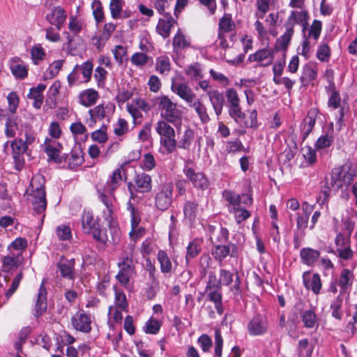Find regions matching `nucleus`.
<instances>
[{"instance_id": "nucleus-1", "label": "nucleus", "mask_w": 357, "mask_h": 357, "mask_svg": "<svg viewBox=\"0 0 357 357\" xmlns=\"http://www.w3.org/2000/svg\"><path fill=\"white\" fill-rule=\"evenodd\" d=\"M356 176V172L350 164H344L334 168L331 172V181L321 190L318 202L323 205L328 202L333 191L347 187Z\"/></svg>"}, {"instance_id": "nucleus-2", "label": "nucleus", "mask_w": 357, "mask_h": 357, "mask_svg": "<svg viewBox=\"0 0 357 357\" xmlns=\"http://www.w3.org/2000/svg\"><path fill=\"white\" fill-rule=\"evenodd\" d=\"M44 183V176L36 174L32 178L26 190L29 200L31 202L34 211L38 213L44 212L47 206Z\"/></svg>"}, {"instance_id": "nucleus-3", "label": "nucleus", "mask_w": 357, "mask_h": 357, "mask_svg": "<svg viewBox=\"0 0 357 357\" xmlns=\"http://www.w3.org/2000/svg\"><path fill=\"white\" fill-rule=\"evenodd\" d=\"M156 133L160 136V151L164 154H171L177 148L176 131L164 120H159L155 124Z\"/></svg>"}, {"instance_id": "nucleus-4", "label": "nucleus", "mask_w": 357, "mask_h": 357, "mask_svg": "<svg viewBox=\"0 0 357 357\" xmlns=\"http://www.w3.org/2000/svg\"><path fill=\"white\" fill-rule=\"evenodd\" d=\"M157 104L160 112V120L174 126L181 123L183 112L179 109L176 103L174 102L167 96H160L157 98Z\"/></svg>"}, {"instance_id": "nucleus-5", "label": "nucleus", "mask_w": 357, "mask_h": 357, "mask_svg": "<svg viewBox=\"0 0 357 357\" xmlns=\"http://www.w3.org/2000/svg\"><path fill=\"white\" fill-rule=\"evenodd\" d=\"M98 197L105 206V209L102 211L103 218L110 228L113 242L116 243L120 239L121 231L117 227L116 222L115 221V215L114 214L113 202L115 200L114 197H108L100 191L98 192Z\"/></svg>"}, {"instance_id": "nucleus-6", "label": "nucleus", "mask_w": 357, "mask_h": 357, "mask_svg": "<svg viewBox=\"0 0 357 357\" xmlns=\"http://www.w3.org/2000/svg\"><path fill=\"white\" fill-rule=\"evenodd\" d=\"M115 110V106L111 103H102L88 112L89 117L85 118L84 121L87 126L93 128L98 121L104 119L109 120Z\"/></svg>"}, {"instance_id": "nucleus-7", "label": "nucleus", "mask_w": 357, "mask_h": 357, "mask_svg": "<svg viewBox=\"0 0 357 357\" xmlns=\"http://www.w3.org/2000/svg\"><path fill=\"white\" fill-rule=\"evenodd\" d=\"M82 230L86 234H91L94 239L105 243L107 241L105 231L100 229L99 223L93 218L90 211H84L82 219Z\"/></svg>"}, {"instance_id": "nucleus-8", "label": "nucleus", "mask_w": 357, "mask_h": 357, "mask_svg": "<svg viewBox=\"0 0 357 357\" xmlns=\"http://www.w3.org/2000/svg\"><path fill=\"white\" fill-rule=\"evenodd\" d=\"M127 112L130 114L135 124L139 123L144 116V114L151 110L150 104L144 98H135L126 105Z\"/></svg>"}, {"instance_id": "nucleus-9", "label": "nucleus", "mask_w": 357, "mask_h": 357, "mask_svg": "<svg viewBox=\"0 0 357 357\" xmlns=\"http://www.w3.org/2000/svg\"><path fill=\"white\" fill-rule=\"evenodd\" d=\"M174 185L172 182L160 185L155 196V204L161 211L167 210L172 204Z\"/></svg>"}, {"instance_id": "nucleus-10", "label": "nucleus", "mask_w": 357, "mask_h": 357, "mask_svg": "<svg viewBox=\"0 0 357 357\" xmlns=\"http://www.w3.org/2000/svg\"><path fill=\"white\" fill-rule=\"evenodd\" d=\"M183 172L186 178L196 189L203 191L208 188L209 181L203 172L196 171L188 165L184 167Z\"/></svg>"}, {"instance_id": "nucleus-11", "label": "nucleus", "mask_w": 357, "mask_h": 357, "mask_svg": "<svg viewBox=\"0 0 357 357\" xmlns=\"http://www.w3.org/2000/svg\"><path fill=\"white\" fill-rule=\"evenodd\" d=\"M45 152L48 156L49 161H53L55 163H61V160L59 158V154L63 149V146L58 140L46 137L43 144L42 145Z\"/></svg>"}, {"instance_id": "nucleus-12", "label": "nucleus", "mask_w": 357, "mask_h": 357, "mask_svg": "<svg viewBox=\"0 0 357 357\" xmlns=\"http://www.w3.org/2000/svg\"><path fill=\"white\" fill-rule=\"evenodd\" d=\"M275 52L272 48H262L249 56L250 62H257L262 66H268L273 63Z\"/></svg>"}, {"instance_id": "nucleus-13", "label": "nucleus", "mask_w": 357, "mask_h": 357, "mask_svg": "<svg viewBox=\"0 0 357 357\" xmlns=\"http://www.w3.org/2000/svg\"><path fill=\"white\" fill-rule=\"evenodd\" d=\"M309 19L307 11L303 8V6L298 10H291L287 20L285 23V28L294 30L296 24H300L305 26Z\"/></svg>"}, {"instance_id": "nucleus-14", "label": "nucleus", "mask_w": 357, "mask_h": 357, "mask_svg": "<svg viewBox=\"0 0 357 357\" xmlns=\"http://www.w3.org/2000/svg\"><path fill=\"white\" fill-rule=\"evenodd\" d=\"M267 328V320L262 315L254 317L248 324V331L253 336L263 335L266 333Z\"/></svg>"}, {"instance_id": "nucleus-15", "label": "nucleus", "mask_w": 357, "mask_h": 357, "mask_svg": "<svg viewBox=\"0 0 357 357\" xmlns=\"http://www.w3.org/2000/svg\"><path fill=\"white\" fill-rule=\"evenodd\" d=\"M66 18V11L61 6L54 7L45 15L46 20L50 24L55 26L58 30L61 29Z\"/></svg>"}, {"instance_id": "nucleus-16", "label": "nucleus", "mask_w": 357, "mask_h": 357, "mask_svg": "<svg viewBox=\"0 0 357 357\" xmlns=\"http://www.w3.org/2000/svg\"><path fill=\"white\" fill-rule=\"evenodd\" d=\"M172 91L185 100L188 105L196 100V95L192 89L185 83L173 82L171 86Z\"/></svg>"}, {"instance_id": "nucleus-17", "label": "nucleus", "mask_w": 357, "mask_h": 357, "mask_svg": "<svg viewBox=\"0 0 357 357\" xmlns=\"http://www.w3.org/2000/svg\"><path fill=\"white\" fill-rule=\"evenodd\" d=\"M303 280L305 287L310 289L314 294L320 293L322 284L320 275L318 273L312 274L310 272L306 271L303 274Z\"/></svg>"}, {"instance_id": "nucleus-18", "label": "nucleus", "mask_w": 357, "mask_h": 357, "mask_svg": "<svg viewBox=\"0 0 357 357\" xmlns=\"http://www.w3.org/2000/svg\"><path fill=\"white\" fill-rule=\"evenodd\" d=\"M74 328L83 333H89L91 330V319L90 315L84 312H79L72 318Z\"/></svg>"}, {"instance_id": "nucleus-19", "label": "nucleus", "mask_w": 357, "mask_h": 357, "mask_svg": "<svg viewBox=\"0 0 357 357\" xmlns=\"http://www.w3.org/2000/svg\"><path fill=\"white\" fill-rule=\"evenodd\" d=\"M123 171V167H119L112 172V174L109 176L106 183L104 192H102L103 193H105V195L106 193H108L109 195V197H114L113 193L115 191V190L119 186L122 181L121 174Z\"/></svg>"}, {"instance_id": "nucleus-20", "label": "nucleus", "mask_w": 357, "mask_h": 357, "mask_svg": "<svg viewBox=\"0 0 357 357\" xmlns=\"http://www.w3.org/2000/svg\"><path fill=\"white\" fill-rule=\"evenodd\" d=\"M354 280V275L351 270L343 268L341 271L337 284L340 287V294H344L352 286Z\"/></svg>"}, {"instance_id": "nucleus-21", "label": "nucleus", "mask_w": 357, "mask_h": 357, "mask_svg": "<svg viewBox=\"0 0 357 357\" xmlns=\"http://www.w3.org/2000/svg\"><path fill=\"white\" fill-rule=\"evenodd\" d=\"M328 96V106L333 109H337L340 106L341 97L339 91L336 89L334 82L328 81V85L326 87Z\"/></svg>"}, {"instance_id": "nucleus-22", "label": "nucleus", "mask_w": 357, "mask_h": 357, "mask_svg": "<svg viewBox=\"0 0 357 357\" xmlns=\"http://www.w3.org/2000/svg\"><path fill=\"white\" fill-rule=\"evenodd\" d=\"M99 98L97 91L93 89H87L79 93L78 96L80 105L89 107L95 105Z\"/></svg>"}, {"instance_id": "nucleus-23", "label": "nucleus", "mask_w": 357, "mask_h": 357, "mask_svg": "<svg viewBox=\"0 0 357 357\" xmlns=\"http://www.w3.org/2000/svg\"><path fill=\"white\" fill-rule=\"evenodd\" d=\"M151 177L145 173L137 174L134 180L136 190L141 193L149 192L151 190Z\"/></svg>"}, {"instance_id": "nucleus-24", "label": "nucleus", "mask_w": 357, "mask_h": 357, "mask_svg": "<svg viewBox=\"0 0 357 357\" xmlns=\"http://www.w3.org/2000/svg\"><path fill=\"white\" fill-rule=\"evenodd\" d=\"M302 213H297L296 225L298 229L303 231L307 227L310 215L312 212L314 207L307 202H304L301 206Z\"/></svg>"}, {"instance_id": "nucleus-25", "label": "nucleus", "mask_w": 357, "mask_h": 357, "mask_svg": "<svg viewBox=\"0 0 357 357\" xmlns=\"http://www.w3.org/2000/svg\"><path fill=\"white\" fill-rule=\"evenodd\" d=\"M164 18L160 19L156 26V31L163 38H167L175 20L170 14H163Z\"/></svg>"}, {"instance_id": "nucleus-26", "label": "nucleus", "mask_w": 357, "mask_h": 357, "mask_svg": "<svg viewBox=\"0 0 357 357\" xmlns=\"http://www.w3.org/2000/svg\"><path fill=\"white\" fill-rule=\"evenodd\" d=\"M301 319L303 326L307 328H317L319 325V319L314 309H308L301 313Z\"/></svg>"}, {"instance_id": "nucleus-27", "label": "nucleus", "mask_w": 357, "mask_h": 357, "mask_svg": "<svg viewBox=\"0 0 357 357\" xmlns=\"http://www.w3.org/2000/svg\"><path fill=\"white\" fill-rule=\"evenodd\" d=\"M236 250V247L234 244L217 245L212 251V255L216 260L221 262L229 255H230L231 257H235Z\"/></svg>"}, {"instance_id": "nucleus-28", "label": "nucleus", "mask_w": 357, "mask_h": 357, "mask_svg": "<svg viewBox=\"0 0 357 357\" xmlns=\"http://www.w3.org/2000/svg\"><path fill=\"white\" fill-rule=\"evenodd\" d=\"M293 34L294 30L286 28L285 32L276 40L275 47L274 48H272L275 50V53L280 52V55H282V52L286 53V50L291 40Z\"/></svg>"}, {"instance_id": "nucleus-29", "label": "nucleus", "mask_w": 357, "mask_h": 357, "mask_svg": "<svg viewBox=\"0 0 357 357\" xmlns=\"http://www.w3.org/2000/svg\"><path fill=\"white\" fill-rule=\"evenodd\" d=\"M45 89V85L38 84L30 89L27 95L28 98L33 100V105L36 109H40L43 102V92Z\"/></svg>"}, {"instance_id": "nucleus-30", "label": "nucleus", "mask_w": 357, "mask_h": 357, "mask_svg": "<svg viewBox=\"0 0 357 357\" xmlns=\"http://www.w3.org/2000/svg\"><path fill=\"white\" fill-rule=\"evenodd\" d=\"M208 96L216 115H220L222 111L224 102L222 94L218 91L213 90L208 91Z\"/></svg>"}, {"instance_id": "nucleus-31", "label": "nucleus", "mask_w": 357, "mask_h": 357, "mask_svg": "<svg viewBox=\"0 0 357 357\" xmlns=\"http://www.w3.org/2000/svg\"><path fill=\"white\" fill-rule=\"evenodd\" d=\"M233 280V275L232 273L227 270L221 269L220 271V278L219 281L218 282H215V276L210 275L208 286H219L220 284L228 286L229 285Z\"/></svg>"}, {"instance_id": "nucleus-32", "label": "nucleus", "mask_w": 357, "mask_h": 357, "mask_svg": "<svg viewBox=\"0 0 357 357\" xmlns=\"http://www.w3.org/2000/svg\"><path fill=\"white\" fill-rule=\"evenodd\" d=\"M317 76V68L312 63H307L302 68L301 82L303 84L307 85L314 80Z\"/></svg>"}, {"instance_id": "nucleus-33", "label": "nucleus", "mask_w": 357, "mask_h": 357, "mask_svg": "<svg viewBox=\"0 0 357 357\" xmlns=\"http://www.w3.org/2000/svg\"><path fill=\"white\" fill-rule=\"evenodd\" d=\"M317 113L315 109H311L308 112L307 116L304 119L301 125V129L305 134V137L307 136L312 130L316 122Z\"/></svg>"}, {"instance_id": "nucleus-34", "label": "nucleus", "mask_w": 357, "mask_h": 357, "mask_svg": "<svg viewBox=\"0 0 357 357\" xmlns=\"http://www.w3.org/2000/svg\"><path fill=\"white\" fill-rule=\"evenodd\" d=\"M20 259L21 255H20L17 256L8 255L4 257L2 259L1 271L8 273L13 268H16L20 262Z\"/></svg>"}, {"instance_id": "nucleus-35", "label": "nucleus", "mask_w": 357, "mask_h": 357, "mask_svg": "<svg viewBox=\"0 0 357 357\" xmlns=\"http://www.w3.org/2000/svg\"><path fill=\"white\" fill-rule=\"evenodd\" d=\"M61 275L66 278L73 280L75 278L74 261L72 260H61L59 264Z\"/></svg>"}, {"instance_id": "nucleus-36", "label": "nucleus", "mask_w": 357, "mask_h": 357, "mask_svg": "<svg viewBox=\"0 0 357 357\" xmlns=\"http://www.w3.org/2000/svg\"><path fill=\"white\" fill-rule=\"evenodd\" d=\"M300 255L304 264L312 265L319 257L320 253L316 250L305 248L301 250Z\"/></svg>"}, {"instance_id": "nucleus-37", "label": "nucleus", "mask_w": 357, "mask_h": 357, "mask_svg": "<svg viewBox=\"0 0 357 357\" xmlns=\"http://www.w3.org/2000/svg\"><path fill=\"white\" fill-rule=\"evenodd\" d=\"M119 272L134 273V264L131 257L128 254H123L118 262Z\"/></svg>"}, {"instance_id": "nucleus-38", "label": "nucleus", "mask_w": 357, "mask_h": 357, "mask_svg": "<svg viewBox=\"0 0 357 357\" xmlns=\"http://www.w3.org/2000/svg\"><path fill=\"white\" fill-rule=\"evenodd\" d=\"M190 46V39L186 37L181 30H178L173 39V47L175 50H183Z\"/></svg>"}, {"instance_id": "nucleus-39", "label": "nucleus", "mask_w": 357, "mask_h": 357, "mask_svg": "<svg viewBox=\"0 0 357 357\" xmlns=\"http://www.w3.org/2000/svg\"><path fill=\"white\" fill-rule=\"evenodd\" d=\"M189 106L195 109L202 123H206L210 121L206 107L199 100H195Z\"/></svg>"}, {"instance_id": "nucleus-40", "label": "nucleus", "mask_w": 357, "mask_h": 357, "mask_svg": "<svg viewBox=\"0 0 357 357\" xmlns=\"http://www.w3.org/2000/svg\"><path fill=\"white\" fill-rule=\"evenodd\" d=\"M46 294L47 291L45 288L44 282H43L40 284L39 291L38 294V298L36 301V313L38 314H41L42 312L46 310L47 304H46Z\"/></svg>"}, {"instance_id": "nucleus-41", "label": "nucleus", "mask_w": 357, "mask_h": 357, "mask_svg": "<svg viewBox=\"0 0 357 357\" xmlns=\"http://www.w3.org/2000/svg\"><path fill=\"white\" fill-rule=\"evenodd\" d=\"M157 259L160 263L161 271L163 273H167L172 271V264L166 252L164 250H159Z\"/></svg>"}, {"instance_id": "nucleus-42", "label": "nucleus", "mask_w": 357, "mask_h": 357, "mask_svg": "<svg viewBox=\"0 0 357 357\" xmlns=\"http://www.w3.org/2000/svg\"><path fill=\"white\" fill-rule=\"evenodd\" d=\"M10 70L12 74L17 78L24 79L28 75V68L27 67L22 63L13 60L10 66Z\"/></svg>"}, {"instance_id": "nucleus-43", "label": "nucleus", "mask_w": 357, "mask_h": 357, "mask_svg": "<svg viewBox=\"0 0 357 357\" xmlns=\"http://www.w3.org/2000/svg\"><path fill=\"white\" fill-rule=\"evenodd\" d=\"M194 131L190 128H187L183 133L178 142L177 147L183 149H188L194 139Z\"/></svg>"}, {"instance_id": "nucleus-44", "label": "nucleus", "mask_w": 357, "mask_h": 357, "mask_svg": "<svg viewBox=\"0 0 357 357\" xmlns=\"http://www.w3.org/2000/svg\"><path fill=\"white\" fill-rule=\"evenodd\" d=\"M314 346L307 339L299 340L298 345V357H311Z\"/></svg>"}, {"instance_id": "nucleus-45", "label": "nucleus", "mask_w": 357, "mask_h": 357, "mask_svg": "<svg viewBox=\"0 0 357 357\" xmlns=\"http://www.w3.org/2000/svg\"><path fill=\"white\" fill-rule=\"evenodd\" d=\"M124 4L123 0H110L109 8L112 19L118 20L121 18V12Z\"/></svg>"}, {"instance_id": "nucleus-46", "label": "nucleus", "mask_w": 357, "mask_h": 357, "mask_svg": "<svg viewBox=\"0 0 357 357\" xmlns=\"http://www.w3.org/2000/svg\"><path fill=\"white\" fill-rule=\"evenodd\" d=\"M223 198L229 203L228 210L229 211L232 207H237L240 206L241 202V197L231 190H225L222 193Z\"/></svg>"}, {"instance_id": "nucleus-47", "label": "nucleus", "mask_w": 357, "mask_h": 357, "mask_svg": "<svg viewBox=\"0 0 357 357\" xmlns=\"http://www.w3.org/2000/svg\"><path fill=\"white\" fill-rule=\"evenodd\" d=\"M91 138L93 142L100 144L105 143L108 139L107 126L102 124L99 129L91 132Z\"/></svg>"}, {"instance_id": "nucleus-48", "label": "nucleus", "mask_w": 357, "mask_h": 357, "mask_svg": "<svg viewBox=\"0 0 357 357\" xmlns=\"http://www.w3.org/2000/svg\"><path fill=\"white\" fill-rule=\"evenodd\" d=\"M197 212V204L193 202H186L183 206V213L185 218L189 221L195 219Z\"/></svg>"}, {"instance_id": "nucleus-49", "label": "nucleus", "mask_w": 357, "mask_h": 357, "mask_svg": "<svg viewBox=\"0 0 357 357\" xmlns=\"http://www.w3.org/2000/svg\"><path fill=\"white\" fill-rule=\"evenodd\" d=\"M30 54L31 60L36 65H38L40 61L43 60L46 55L45 50L40 45H33L31 49Z\"/></svg>"}, {"instance_id": "nucleus-50", "label": "nucleus", "mask_w": 357, "mask_h": 357, "mask_svg": "<svg viewBox=\"0 0 357 357\" xmlns=\"http://www.w3.org/2000/svg\"><path fill=\"white\" fill-rule=\"evenodd\" d=\"M201 251V241L195 239L191 241L187 247V253L185 256L186 261L195 258Z\"/></svg>"}, {"instance_id": "nucleus-51", "label": "nucleus", "mask_w": 357, "mask_h": 357, "mask_svg": "<svg viewBox=\"0 0 357 357\" xmlns=\"http://www.w3.org/2000/svg\"><path fill=\"white\" fill-rule=\"evenodd\" d=\"M63 63V61L62 60L53 61L44 73L45 79H52L54 77L61 69Z\"/></svg>"}, {"instance_id": "nucleus-52", "label": "nucleus", "mask_w": 357, "mask_h": 357, "mask_svg": "<svg viewBox=\"0 0 357 357\" xmlns=\"http://www.w3.org/2000/svg\"><path fill=\"white\" fill-rule=\"evenodd\" d=\"M85 26L83 20L75 16H70L69 19L68 29L74 34L79 33Z\"/></svg>"}, {"instance_id": "nucleus-53", "label": "nucleus", "mask_w": 357, "mask_h": 357, "mask_svg": "<svg viewBox=\"0 0 357 357\" xmlns=\"http://www.w3.org/2000/svg\"><path fill=\"white\" fill-rule=\"evenodd\" d=\"M93 68V63L89 61L84 62L82 65H78V70L82 75V79L84 82H88L90 80Z\"/></svg>"}, {"instance_id": "nucleus-54", "label": "nucleus", "mask_w": 357, "mask_h": 357, "mask_svg": "<svg viewBox=\"0 0 357 357\" xmlns=\"http://www.w3.org/2000/svg\"><path fill=\"white\" fill-rule=\"evenodd\" d=\"M161 327V322L158 319L151 317L145 324L144 331L147 334H157Z\"/></svg>"}, {"instance_id": "nucleus-55", "label": "nucleus", "mask_w": 357, "mask_h": 357, "mask_svg": "<svg viewBox=\"0 0 357 357\" xmlns=\"http://www.w3.org/2000/svg\"><path fill=\"white\" fill-rule=\"evenodd\" d=\"M229 211L234 215L235 220L238 224L250 216V213L248 210L240 207V206L235 208L232 207Z\"/></svg>"}, {"instance_id": "nucleus-56", "label": "nucleus", "mask_w": 357, "mask_h": 357, "mask_svg": "<svg viewBox=\"0 0 357 357\" xmlns=\"http://www.w3.org/2000/svg\"><path fill=\"white\" fill-rule=\"evenodd\" d=\"M185 73L189 77L198 80L203 77L202 70L199 64L195 63L188 66Z\"/></svg>"}, {"instance_id": "nucleus-57", "label": "nucleus", "mask_w": 357, "mask_h": 357, "mask_svg": "<svg viewBox=\"0 0 357 357\" xmlns=\"http://www.w3.org/2000/svg\"><path fill=\"white\" fill-rule=\"evenodd\" d=\"M156 69L161 73L164 74L170 70V61L167 56H160L156 60Z\"/></svg>"}, {"instance_id": "nucleus-58", "label": "nucleus", "mask_w": 357, "mask_h": 357, "mask_svg": "<svg viewBox=\"0 0 357 357\" xmlns=\"http://www.w3.org/2000/svg\"><path fill=\"white\" fill-rule=\"evenodd\" d=\"M126 311L127 310H124V312ZM123 310H121L120 307H116L112 305L110 306L108 312L109 321H113L116 324L121 323L123 319Z\"/></svg>"}, {"instance_id": "nucleus-59", "label": "nucleus", "mask_w": 357, "mask_h": 357, "mask_svg": "<svg viewBox=\"0 0 357 357\" xmlns=\"http://www.w3.org/2000/svg\"><path fill=\"white\" fill-rule=\"evenodd\" d=\"M113 306L120 307L121 310H127L128 308V303L125 294L119 291L116 287H115V300Z\"/></svg>"}, {"instance_id": "nucleus-60", "label": "nucleus", "mask_w": 357, "mask_h": 357, "mask_svg": "<svg viewBox=\"0 0 357 357\" xmlns=\"http://www.w3.org/2000/svg\"><path fill=\"white\" fill-rule=\"evenodd\" d=\"M219 26L221 31L229 32L234 29L235 24L230 15H225L220 20Z\"/></svg>"}, {"instance_id": "nucleus-61", "label": "nucleus", "mask_w": 357, "mask_h": 357, "mask_svg": "<svg viewBox=\"0 0 357 357\" xmlns=\"http://www.w3.org/2000/svg\"><path fill=\"white\" fill-rule=\"evenodd\" d=\"M129 126L126 120L124 119H119L114 125V132L116 136H122L128 132Z\"/></svg>"}, {"instance_id": "nucleus-62", "label": "nucleus", "mask_w": 357, "mask_h": 357, "mask_svg": "<svg viewBox=\"0 0 357 357\" xmlns=\"http://www.w3.org/2000/svg\"><path fill=\"white\" fill-rule=\"evenodd\" d=\"M48 135L50 139L58 140L62 134L60 124L56 121H52L48 127Z\"/></svg>"}, {"instance_id": "nucleus-63", "label": "nucleus", "mask_w": 357, "mask_h": 357, "mask_svg": "<svg viewBox=\"0 0 357 357\" xmlns=\"http://www.w3.org/2000/svg\"><path fill=\"white\" fill-rule=\"evenodd\" d=\"M112 52L116 62L119 65L123 64V59L127 55L126 48L122 45H116Z\"/></svg>"}, {"instance_id": "nucleus-64", "label": "nucleus", "mask_w": 357, "mask_h": 357, "mask_svg": "<svg viewBox=\"0 0 357 357\" xmlns=\"http://www.w3.org/2000/svg\"><path fill=\"white\" fill-rule=\"evenodd\" d=\"M84 162V157L81 151H73L69 158V166L75 168Z\"/></svg>"}]
</instances>
